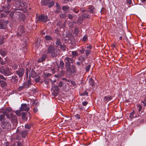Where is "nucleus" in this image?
Listing matches in <instances>:
<instances>
[{
    "label": "nucleus",
    "mask_w": 146,
    "mask_h": 146,
    "mask_svg": "<svg viewBox=\"0 0 146 146\" xmlns=\"http://www.w3.org/2000/svg\"><path fill=\"white\" fill-rule=\"evenodd\" d=\"M20 111L17 110L16 111V114L18 116H20L21 115V113Z\"/></svg>",
    "instance_id": "nucleus-64"
},
{
    "label": "nucleus",
    "mask_w": 146,
    "mask_h": 146,
    "mask_svg": "<svg viewBox=\"0 0 146 146\" xmlns=\"http://www.w3.org/2000/svg\"><path fill=\"white\" fill-rule=\"evenodd\" d=\"M11 7V5L9 3H7L5 5V6H1L0 7V13L4 9H5V10H8Z\"/></svg>",
    "instance_id": "nucleus-20"
},
{
    "label": "nucleus",
    "mask_w": 146,
    "mask_h": 146,
    "mask_svg": "<svg viewBox=\"0 0 146 146\" xmlns=\"http://www.w3.org/2000/svg\"><path fill=\"white\" fill-rule=\"evenodd\" d=\"M56 7L57 9H60V6L57 3H56Z\"/></svg>",
    "instance_id": "nucleus-60"
},
{
    "label": "nucleus",
    "mask_w": 146,
    "mask_h": 146,
    "mask_svg": "<svg viewBox=\"0 0 146 146\" xmlns=\"http://www.w3.org/2000/svg\"><path fill=\"white\" fill-rule=\"evenodd\" d=\"M112 98V97L110 95H108L104 97V102H106L111 100Z\"/></svg>",
    "instance_id": "nucleus-23"
},
{
    "label": "nucleus",
    "mask_w": 146,
    "mask_h": 146,
    "mask_svg": "<svg viewBox=\"0 0 146 146\" xmlns=\"http://www.w3.org/2000/svg\"><path fill=\"white\" fill-rule=\"evenodd\" d=\"M0 85L2 88L5 89L7 87V84L6 82L1 80H0Z\"/></svg>",
    "instance_id": "nucleus-21"
},
{
    "label": "nucleus",
    "mask_w": 146,
    "mask_h": 146,
    "mask_svg": "<svg viewBox=\"0 0 146 146\" xmlns=\"http://www.w3.org/2000/svg\"><path fill=\"white\" fill-rule=\"evenodd\" d=\"M25 128L27 129H30L31 128V126L28 124L25 125Z\"/></svg>",
    "instance_id": "nucleus-58"
},
{
    "label": "nucleus",
    "mask_w": 146,
    "mask_h": 146,
    "mask_svg": "<svg viewBox=\"0 0 146 146\" xmlns=\"http://www.w3.org/2000/svg\"><path fill=\"white\" fill-rule=\"evenodd\" d=\"M45 38L46 40H52V38L49 35H46Z\"/></svg>",
    "instance_id": "nucleus-43"
},
{
    "label": "nucleus",
    "mask_w": 146,
    "mask_h": 146,
    "mask_svg": "<svg viewBox=\"0 0 146 146\" xmlns=\"http://www.w3.org/2000/svg\"><path fill=\"white\" fill-rule=\"evenodd\" d=\"M86 58V57H83L81 56L79 57L78 60L81 62V63H82L83 61H84Z\"/></svg>",
    "instance_id": "nucleus-37"
},
{
    "label": "nucleus",
    "mask_w": 146,
    "mask_h": 146,
    "mask_svg": "<svg viewBox=\"0 0 146 146\" xmlns=\"http://www.w3.org/2000/svg\"><path fill=\"white\" fill-rule=\"evenodd\" d=\"M69 82H70L71 84H72L74 86H76V84L75 82L70 80V81H69Z\"/></svg>",
    "instance_id": "nucleus-61"
},
{
    "label": "nucleus",
    "mask_w": 146,
    "mask_h": 146,
    "mask_svg": "<svg viewBox=\"0 0 146 146\" xmlns=\"http://www.w3.org/2000/svg\"><path fill=\"white\" fill-rule=\"evenodd\" d=\"M14 18L20 19L22 17V13L20 11H14Z\"/></svg>",
    "instance_id": "nucleus-19"
},
{
    "label": "nucleus",
    "mask_w": 146,
    "mask_h": 146,
    "mask_svg": "<svg viewBox=\"0 0 146 146\" xmlns=\"http://www.w3.org/2000/svg\"><path fill=\"white\" fill-rule=\"evenodd\" d=\"M7 118L10 120L12 123H16L17 121L16 116L13 113L10 115H8Z\"/></svg>",
    "instance_id": "nucleus-5"
},
{
    "label": "nucleus",
    "mask_w": 146,
    "mask_h": 146,
    "mask_svg": "<svg viewBox=\"0 0 146 146\" xmlns=\"http://www.w3.org/2000/svg\"><path fill=\"white\" fill-rule=\"evenodd\" d=\"M89 82L90 85L93 86H94L95 84H96V83L94 82L93 79L92 78L89 79Z\"/></svg>",
    "instance_id": "nucleus-28"
},
{
    "label": "nucleus",
    "mask_w": 146,
    "mask_h": 146,
    "mask_svg": "<svg viewBox=\"0 0 146 146\" xmlns=\"http://www.w3.org/2000/svg\"><path fill=\"white\" fill-rule=\"evenodd\" d=\"M18 31L23 34L25 32V30L24 27L23 26H19L18 28Z\"/></svg>",
    "instance_id": "nucleus-25"
},
{
    "label": "nucleus",
    "mask_w": 146,
    "mask_h": 146,
    "mask_svg": "<svg viewBox=\"0 0 146 146\" xmlns=\"http://www.w3.org/2000/svg\"><path fill=\"white\" fill-rule=\"evenodd\" d=\"M31 84V80H28L27 81L23 83V86L21 87L23 88H28Z\"/></svg>",
    "instance_id": "nucleus-17"
},
{
    "label": "nucleus",
    "mask_w": 146,
    "mask_h": 146,
    "mask_svg": "<svg viewBox=\"0 0 146 146\" xmlns=\"http://www.w3.org/2000/svg\"><path fill=\"white\" fill-rule=\"evenodd\" d=\"M46 58V56L45 54L43 55L41 58L38 60V62H41L44 61Z\"/></svg>",
    "instance_id": "nucleus-30"
},
{
    "label": "nucleus",
    "mask_w": 146,
    "mask_h": 146,
    "mask_svg": "<svg viewBox=\"0 0 146 146\" xmlns=\"http://www.w3.org/2000/svg\"><path fill=\"white\" fill-rule=\"evenodd\" d=\"M60 47V48L61 50H63V51H66V45H62Z\"/></svg>",
    "instance_id": "nucleus-44"
},
{
    "label": "nucleus",
    "mask_w": 146,
    "mask_h": 146,
    "mask_svg": "<svg viewBox=\"0 0 146 146\" xmlns=\"http://www.w3.org/2000/svg\"><path fill=\"white\" fill-rule=\"evenodd\" d=\"M90 67L91 65L90 64H89L85 66V69L87 72H88L90 70Z\"/></svg>",
    "instance_id": "nucleus-45"
},
{
    "label": "nucleus",
    "mask_w": 146,
    "mask_h": 146,
    "mask_svg": "<svg viewBox=\"0 0 146 146\" xmlns=\"http://www.w3.org/2000/svg\"><path fill=\"white\" fill-rule=\"evenodd\" d=\"M7 14L5 13H2L1 15V17L3 18V17H7Z\"/></svg>",
    "instance_id": "nucleus-63"
},
{
    "label": "nucleus",
    "mask_w": 146,
    "mask_h": 146,
    "mask_svg": "<svg viewBox=\"0 0 146 146\" xmlns=\"http://www.w3.org/2000/svg\"><path fill=\"white\" fill-rule=\"evenodd\" d=\"M49 1L50 0H42L41 3L43 5H48Z\"/></svg>",
    "instance_id": "nucleus-31"
},
{
    "label": "nucleus",
    "mask_w": 146,
    "mask_h": 146,
    "mask_svg": "<svg viewBox=\"0 0 146 146\" xmlns=\"http://www.w3.org/2000/svg\"><path fill=\"white\" fill-rule=\"evenodd\" d=\"M57 40L55 42V44L58 46H60L62 45V43L60 41V40L58 38H57Z\"/></svg>",
    "instance_id": "nucleus-38"
},
{
    "label": "nucleus",
    "mask_w": 146,
    "mask_h": 146,
    "mask_svg": "<svg viewBox=\"0 0 146 146\" xmlns=\"http://www.w3.org/2000/svg\"><path fill=\"white\" fill-rule=\"evenodd\" d=\"M62 9L64 11H66L69 9L70 7L68 5H64L62 7Z\"/></svg>",
    "instance_id": "nucleus-36"
},
{
    "label": "nucleus",
    "mask_w": 146,
    "mask_h": 146,
    "mask_svg": "<svg viewBox=\"0 0 146 146\" xmlns=\"http://www.w3.org/2000/svg\"><path fill=\"white\" fill-rule=\"evenodd\" d=\"M8 21H0V29H5L7 28Z\"/></svg>",
    "instance_id": "nucleus-9"
},
{
    "label": "nucleus",
    "mask_w": 146,
    "mask_h": 146,
    "mask_svg": "<svg viewBox=\"0 0 146 146\" xmlns=\"http://www.w3.org/2000/svg\"><path fill=\"white\" fill-rule=\"evenodd\" d=\"M5 115L4 114L2 115L0 114V120L1 121H5Z\"/></svg>",
    "instance_id": "nucleus-42"
},
{
    "label": "nucleus",
    "mask_w": 146,
    "mask_h": 146,
    "mask_svg": "<svg viewBox=\"0 0 146 146\" xmlns=\"http://www.w3.org/2000/svg\"><path fill=\"white\" fill-rule=\"evenodd\" d=\"M51 90L53 91V93L54 94V95L56 96L57 95L58 93L59 92V90L58 86L55 85H54L52 86Z\"/></svg>",
    "instance_id": "nucleus-10"
},
{
    "label": "nucleus",
    "mask_w": 146,
    "mask_h": 146,
    "mask_svg": "<svg viewBox=\"0 0 146 146\" xmlns=\"http://www.w3.org/2000/svg\"><path fill=\"white\" fill-rule=\"evenodd\" d=\"M18 65L17 64H14L11 67L12 69L14 70H15L18 68Z\"/></svg>",
    "instance_id": "nucleus-47"
},
{
    "label": "nucleus",
    "mask_w": 146,
    "mask_h": 146,
    "mask_svg": "<svg viewBox=\"0 0 146 146\" xmlns=\"http://www.w3.org/2000/svg\"><path fill=\"white\" fill-rule=\"evenodd\" d=\"M21 130L19 129V128L17 129L16 133L17 134L16 136V140L18 141H22V139L20 138L21 136Z\"/></svg>",
    "instance_id": "nucleus-13"
},
{
    "label": "nucleus",
    "mask_w": 146,
    "mask_h": 146,
    "mask_svg": "<svg viewBox=\"0 0 146 146\" xmlns=\"http://www.w3.org/2000/svg\"><path fill=\"white\" fill-rule=\"evenodd\" d=\"M1 126L2 129L4 131H9L11 128V124L7 120L6 121H3Z\"/></svg>",
    "instance_id": "nucleus-3"
},
{
    "label": "nucleus",
    "mask_w": 146,
    "mask_h": 146,
    "mask_svg": "<svg viewBox=\"0 0 146 146\" xmlns=\"http://www.w3.org/2000/svg\"><path fill=\"white\" fill-rule=\"evenodd\" d=\"M79 51L81 53L83 54L86 51V50L84 48H82V49H80Z\"/></svg>",
    "instance_id": "nucleus-54"
},
{
    "label": "nucleus",
    "mask_w": 146,
    "mask_h": 146,
    "mask_svg": "<svg viewBox=\"0 0 146 146\" xmlns=\"http://www.w3.org/2000/svg\"><path fill=\"white\" fill-rule=\"evenodd\" d=\"M55 33L57 35L60 34L58 28H57L55 30Z\"/></svg>",
    "instance_id": "nucleus-57"
},
{
    "label": "nucleus",
    "mask_w": 146,
    "mask_h": 146,
    "mask_svg": "<svg viewBox=\"0 0 146 146\" xmlns=\"http://www.w3.org/2000/svg\"><path fill=\"white\" fill-rule=\"evenodd\" d=\"M137 115L139 116V115L138 114H137L136 113H135L133 112L130 113L129 117L131 119H133V118L137 117Z\"/></svg>",
    "instance_id": "nucleus-33"
},
{
    "label": "nucleus",
    "mask_w": 146,
    "mask_h": 146,
    "mask_svg": "<svg viewBox=\"0 0 146 146\" xmlns=\"http://www.w3.org/2000/svg\"><path fill=\"white\" fill-rule=\"evenodd\" d=\"M28 113V115H30V114L29 112H23L21 113V117L23 119V120L27 121L28 117L27 115V114Z\"/></svg>",
    "instance_id": "nucleus-18"
},
{
    "label": "nucleus",
    "mask_w": 146,
    "mask_h": 146,
    "mask_svg": "<svg viewBox=\"0 0 146 146\" xmlns=\"http://www.w3.org/2000/svg\"><path fill=\"white\" fill-rule=\"evenodd\" d=\"M88 9L87 12L93 14L95 12L96 9L93 5H90L88 6Z\"/></svg>",
    "instance_id": "nucleus-14"
},
{
    "label": "nucleus",
    "mask_w": 146,
    "mask_h": 146,
    "mask_svg": "<svg viewBox=\"0 0 146 146\" xmlns=\"http://www.w3.org/2000/svg\"><path fill=\"white\" fill-rule=\"evenodd\" d=\"M7 52L2 49H0V54L3 56V57H5V55L7 54Z\"/></svg>",
    "instance_id": "nucleus-26"
},
{
    "label": "nucleus",
    "mask_w": 146,
    "mask_h": 146,
    "mask_svg": "<svg viewBox=\"0 0 146 146\" xmlns=\"http://www.w3.org/2000/svg\"><path fill=\"white\" fill-rule=\"evenodd\" d=\"M65 71L64 70H62L59 73V75L60 76H63L64 74Z\"/></svg>",
    "instance_id": "nucleus-50"
},
{
    "label": "nucleus",
    "mask_w": 146,
    "mask_h": 146,
    "mask_svg": "<svg viewBox=\"0 0 146 146\" xmlns=\"http://www.w3.org/2000/svg\"><path fill=\"white\" fill-rule=\"evenodd\" d=\"M62 21L61 20H59L58 22L57 23L56 25L57 26H60L62 24Z\"/></svg>",
    "instance_id": "nucleus-52"
},
{
    "label": "nucleus",
    "mask_w": 146,
    "mask_h": 146,
    "mask_svg": "<svg viewBox=\"0 0 146 146\" xmlns=\"http://www.w3.org/2000/svg\"><path fill=\"white\" fill-rule=\"evenodd\" d=\"M24 72V69L22 68H21L18 70L16 71L15 74L18 75L19 78H21L23 76Z\"/></svg>",
    "instance_id": "nucleus-11"
},
{
    "label": "nucleus",
    "mask_w": 146,
    "mask_h": 146,
    "mask_svg": "<svg viewBox=\"0 0 146 146\" xmlns=\"http://www.w3.org/2000/svg\"><path fill=\"white\" fill-rule=\"evenodd\" d=\"M86 56H88L90 54L91 52V50H86Z\"/></svg>",
    "instance_id": "nucleus-49"
},
{
    "label": "nucleus",
    "mask_w": 146,
    "mask_h": 146,
    "mask_svg": "<svg viewBox=\"0 0 146 146\" xmlns=\"http://www.w3.org/2000/svg\"><path fill=\"white\" fill-rule=\"evenodd\" d=\"M25 3L23 2L22 0H17L15 3V6L16 7L20 8L25 7Z\"/></svg>",
    "instance_id": "nucleus-8"
},
{
    "label": "nucleus",
    "mask_w": 146,
    "mask_h": 146,
    "mask_svg": "<svg viewBox=\"0 0 146 146\" xmlns=\"http://www.w3.org/2000/svg\"><path fill=\"white\" fill-rule=\"evenodd\" d=\"M30 110L29 107H27V105L26 104H23L21 105V107L19 108V111H28Z\"/></svg>",
    "instance_id": "nucleus-12"
},
{
    "label": "nucleus",
    "mask_w": 146,
    "mask_h": 146,
    "mask_svg": "<svg viewBox=\"0 0 146 146\" xmlns=\"http://www.w3.org/2000/svg\"><path fill=\"white\" fill-rule=\"evenodd\" d=\"M7 78H5L3 75H0V80L2 79L6 81L7 80Z\"/></svg>",
    "instance_id": "nucleus-51"
},
{
    "label": "nucleus",
    "mask_w": 146,
    "mask_h": 146,
    "mask_svg": "<svg viewBox=\"0 0 146 146\" xmlns=\"http://www.w3.org/2000/svg\"><path fill=\"white\" fill-rule=\"evenodd\" d=\"M11 110L10 108L4 109L3 110V113L6 115L7 117V116L8 115H10L12 113L11 112Z\"/></svg>",
    "instance_id": "nucleus-16"
},
{
    "label": "nucleus",
    "mask_w": 146,
    "mask_h": 146,
    "mask_svg": "<svg viewBox=\"0 0 146 146\" xmlns=\"http://www.w3.org/2000/svg\"><path fill=\"white\" fill-rule=\"evenodd\" d=\"M9 78H10V80L11 82L14 84L17 83L18 80V76L15 75H14L12 76L11 78L9 77Z\"/></svg>",
    "instance_id": "nucleus-15"
},
{
    "label": "nucleus",
    "mask_w": 146,
    "mask_h": 146,
    "mask_svg": "<svg viewBox=\"0 0 146 146\" xmlns=\"http://www.w3.org/2000/svg\"><path fill=\"white\" fill-rule=\"evenodd\" d=\"M84 20V19L83 17H79L77 20V24L78 25L81 24L83 23V21Z\"/></svg>",
    "instance_id": "nucleus-27"
},
{
    "label": "nucleus",
    "mask_w": 146,
    "mask_h": 146,
    "mask_svg": "<svg viewBox=\"0 0 146 146\" xmlns=\"http://www.w3.org/2000/svg\"><path fill=\"white\" fill-rule=\"evenodd\" d=\"M70 10L76 13H78L79 12V10L76 7L75 8L71 7Z\"/></svg>",
    "instance_id": "nucleus-35"
},
{
    "label": "nucleus",
    "mask_w": 146,
    "mask_h": 146,
    "mask_svg": "<svg viewBox=\"0 0 146 146\" xmlns=\"http://www.w3.org/2000/svg\"><path fill=\"white\" fill-rule=\"evenodd\" d=\"M72 55L74 56H77V53L76 51H73L72 52Z\"/></svg>",
    "instance_id": "nucleus-59"
},
{
    "label": "nucleus",
    "mask_w": 146,
    "mask_h": 146,
    "mask_svg": "<svg viewBox=\"0 0 146 146\" xmlns=\"http://www.w3.org/2000/svg\"><path fill=\"white\" fill-rule=\"evenodd\" d=\"M64 62L62 61H60V64L59 67L62 69H64Z\"/></svg>",
    "instance_id": "nucleus-39"
},
{
    "label": "nucleus",
    "mask_w": 146,
    "mask_h": 146,
    "mask_svg": "<svg viewBox=\"0 0 146 146\" xmlns=\"http://www.w3.org/2000/svg\"><path fill=\"white\" fill-rule=\"evenodd\" d=\"M47 53L51 54V57L54 58L57 57L60 53V50L54 47L52 45H49L47 49Z\"/></svg>",
    "instance_id": "nucleus-1"
},
{
    "label": "nucleus",
    "mask_w": 146,
    "mask_h": 146,
    "mask_svg": "<svg viewBox=\"0 0 146 146\" xmlns=\"http://www.w3.org/2000/svg\"><path fill=\"white\" fill-rule=\"evenodd\" d=\"M23 34L18 31L17 33V35L18 37H20L22 36Z\"/></svg>",
    "instance_id": "nucleus-55"
},
{
    "label": "nucleus",
    "mask_w": 146,
    "mask_h": 146,
    "mask_svg": "<svg viewBox=\"0 0 146 146\" xmlns=\"http://www.w3.org/2000/svg\"><path fill=\"white\" fill-rule=\"evenodd\" d=\"M82 17H83L84 18H87V19H89L90 17V15L88 13H83L82 15Z\"/></svg>",
    "instance_id": "nucleus-32"
},
{
    "label": "nucleus",
    "mask_w": 146,
    "mask_h": 146,
    "mask_svg": "<svg viewBox=\"0 0 146 146\" xmlns=\"http://www.w3.org/2000/svg\"><path fill=\"white\" fill-rule=\"evenodd\" d=\"M66 20H65L64 23H63L61 24V25L59 27V29H60L62 28H64L66 27Z\"/></svg>",
    "instance_id": "nucleus-41"
},
{
    "label": "nucleus",
    "mask_w": 146,
    "mask_h": 146,
    "mask_svg": "<svg viewBox=\"0 0 146 146\" xmlns=\"http://www.w3.org/2000/svg\"><path fill=\"white\" fill-rule=\"evenodd\" d=\"M28 131L27 130H21V136L23 138H25L26 137L28 134Z\"/></svg>",
    "instance_id": "nucleus-22"
},
{
    "label": "nucleus",
    "mask_w": 146,
    "mask_h": 146,
    "mask_svg": "<svg viewBox=\"0 0 146 146\" xmlns=\"http://www.w3.org/2000/svg\"><path fill=\"white\" fill-rule=\"evenodd\" d=\"M0 72L5 76H9L13 73V72H12L11 70H10V69L8 67L2 69L1 72Z\"/></svg>",
    "instance_id": "nucleus-4"
},
{
    "label": "nucleus",
    "mask_w": 146,
    "mask_h": 146,
    "mask_svg": "<svg viewBox=\"0 0 146 146\" xmlns=\"http://www.w3.org/2000/svg\"><path fill=\"white\" fill-rule=\"evenodd\" d=\"M16 143L17 144L16 146H24L23 140L21 141H16Z\"/></svg>",
    "instance_id": "nucleus-34"
},
{
    "label": "nucleus",
    "mask_w": 146,
    "mask_h": 146,
    "mask_svg": "<svg viewBox=\"0 0 146 146\" xmlns=\"http://www.w3.org/2000/svg\"><path fill=\"white\" fill-rule=\"evenodd\" d=\"M14 11L11 12L9 15V17L11 19H12L13 17L14 18Z\"/></svg>",
    "instance_id": "nucleus-46"
},
{
    "label": "nucleus",
    "mask_w": 146,
    "mask_h": 146,
    "mask_svg": "<svg viewBox=\"0 0 146 146\" xmlns=\"http://www.w3.org/2000/svg\"><path fill=\"white\" fill-rule=\"evenodd\" d=\"M60 17L61 19H64L66 17V15L65 14L62 13L60 15Z\"/></svg>",
    "instance_id": "nucleus-48"
},
{
    "label": "nucleus",
    "mask_w": 146,
    "mask_h": 146,
    "mask_svg": "<svg viewBox=\"0 0 146 146\" xmlns=\"http://www.w3.org/2000/svg\"><path fill=\"white\" fill-rule=\"evenodd\" d=\"M138 108H139V109H138V111L139 113H140V112L141 111V110L142 109V106L140 105H139L138 106Z\"/></svg>",
    "instance_id": "nucleus-56"
},
{
    "label": "nucleus",
    "mask_w": 146,
    "mask_h": 146,
    "mask_svg": "<svg viewBox=\"0 0 146 146\" xmlns=\"http://www.w3.org/2000/svg\"><path fill=\"white\" fill-rule=\"evenodd\" d=\"M66 72L70 74L75 75L77 69L75 65L72 64L65 66Z\"/></svg>",
    "instance_id": "nucleus-2"
},
{
    "label": "nucleus",
    "mask_w": 146,
    "mask_h": 146,
    "mask_svg": "<svg viewBox=\"0 0 146 146\" xmlns=\"http://www.w3.org/2000/svg\"><path fill=\"white\" fill-rule=\"evenodd\" d=\"M64 59L65 66L71 65V64L73 63L74 62L73 58H70L68 56L66 57Z\"/></svg>",
    "instance_id": "nucleus-6"
},
{
    "label": "nucleus",
    "mask_w": 146,
    "mask_h": 146,
    "mask_svg": "<svg viewBox=\"0 0 146 146\" xmlns=\"http://www.w3.org/2000/svg\"><path fill=\"white\" fill-rule=\"evenodd\" d=\"M67 17L70 19H72L73 17V15L71 14H68L67 15Z\"/></svg>",
    "instance_id": "nucleus-53"
},
{
    "label": "nucleus",
    "mask_w": 146,
    "mask_h": 146,
    "mask_svg": "<svg viewBox=\"0 0 146 146\" xmlns=\"http://www.w3.org/2000/svg\"><path fill=\"white\" fill-rule=\"evenodd\" d=\"M40 78L39 76L37 78L35 79V81L36 82H39L40 80Z\"/></svg>",
    "instance_id": "nucleus-62"
},
{
    "label": "nucleus",
    "mask_w": 146,
    "mask_h": 146,
    "mask_svg": "<svg viewBox=\"0 0 146 146\" xmlns=\"http://www.w3.org/2000/svg\"><path fill=\"white\" fill-rule=\"evenodd\" d=\"M31 74L32 77L36 78L37 76L36 73L33 68L31 69Z\"/></svg>",
    "instance_id": "nucleus-29"
},
{
    "label": "nucleus",
    "mask_w": 146,
    "mask_h": 146,
    "mask_svg": "<svg viewBox=\"0 0 146 146\" xmlns=\"http://www.w3.org/2000/svg\"><path fill=\"white\" fill-rule=\"evenodd\" d=\"M58 86L60 87L61 88V87H63V89L65 90L66 88V84L64 83L63 82H62L61 81H60L58 84Z\"/></svg>",
    "instance_id": "nucleus-24"
},
{
    "label": "nucleus",
    "mask_w": 146,
    "mask_h": 146,
    "mask_svg": "<svg viewBox=\"0 0 146 146\" xmlns=\"http://www.w3.org/2000/svg\"><path fill=\"white\" fill-rule=\"evenodd\" d=\"M55 3V1H52L51 2H49V3L48 4V7L49 8H51V7H52L54 5Z\"/></svg>",
    "instance_id": "nucleus-40"
},
{
    "label": "nucleus",
    "mask_w": 146,
    "mask_h": 146,
    "mask_svg": "<svg viewBox=\"0 0 146 146\" xmlns=\"http://www.w3.org/2000/svg\"><path fill=\"white\" fill-rule=\"evenodd\" d=\"M48 17L47 15L42 14L39 15L38 17V20L40 22L46 23L47 21Z\"/></svg>",
    "instance_id": "nucleus-7"
}]
</instances>
